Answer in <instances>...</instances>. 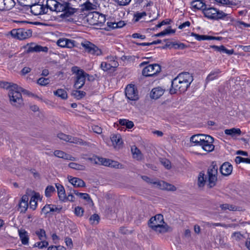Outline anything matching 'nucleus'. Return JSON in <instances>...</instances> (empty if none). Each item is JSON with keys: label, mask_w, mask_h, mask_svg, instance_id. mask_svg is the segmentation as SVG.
Segmentation results:
<instances>
[{"label": "nucleus", "mask_w": 250, "mask_h": 250, "mask_svg": "<svg viewBox=\"0 0 250 250\" xmlns=\"http://www.w3.org/2000/svg\"><path fill=\"white\" fill-rule=\"evenodd\" d=\"M92 129L94 132L100 134L102 133V128L98 125H93L92 126Z\"/></svg>", "instance_id": "obj_56"}, {"label": "nucleus", "mask_w": 250, "mask_h": 250, "mask_svg": "<svg viewBox=\"0 0 250 250\" xmlns=\"http://www.w3.org/2000/svg\"><path fill=\"white\" fill-rule=\"evenodd\" d=\"M54 155L58 158H62L65 160H70V161H75L76 158L66 153L65 152L60 150H56L54 152Z\"/></svg>", "instance_id": "obj_21"}, {"label": "nucleus", "mask_w": 250, "mask_h": 250, "mask_svg": "<svg viewBox=\"0 0 250 250\" xmlns=\"http://www.w3.org/2000/svg\"><path fill=\"white\" fill-rule=\"evenodd\" d=\"M99 7H96L92 3L86 1L81 4V9L83 11H88L97 10Z\"/></svg>", "instance_id": "obj_27"}, {"label": "nucleus", "mask_w": 250, "mask_h": 250, "mask_svg": "<svg viewBox=\"0 0 250 250\" xmlns=\"http://www.w3.org/2000/svg\"><path fill=\"white\" fill-rule=\"evenodd\" d=\"M55 95L61 97L62 99H66L67 97V94L66 92L62 89H58L57 90L54 92Z\"/></svg>", "instance_id": "obj_35"}, {"label": "nucleus", "mask_w": 250, "mask_h": 250, "mask_svg": "<svg viewBox=\"0 0 250 250\" xmlns=\"http://www.w3.org/2000/svg\"><path fill=\"white\" fill-rule=\"evenodd\" d=\"M225 133L227 135H230L232 137L239 136L241 134V131L239 128H232L230 129H225Z\"/></svg>", "instance_id": "obj_28"}, {"label": "nucleus", "mask_w": 250, "mask_h": 250, "mask_svg": "<svg viewBox=\"0 0 250 250\" xmlns=\"http://www.w3.org/2000/svg\"><path fill=\"white\" fill-rule=\"evenodd\" d=\"M112 145L115 148H119L122 145L123 142L120 134H112L110 137Z\"/></svg>", "instance_id": "obj_22"}, {"label": "nucleus", "mask_w": 250, "mask_h": 250, "mask_svg": "<svg viewBox=\"0 0 250 250\" xmlns=\"http://www.w3.org/2000/svg\"><path fill=\"white\" fill-rule=\"evenodd\" d=\"M97 159L98 160V162L104 166L116 168L119 167V166L120 165V164L117 162L106 158L100 157L97 158Z\"/></svg>", "instance_id": "obj_16"}, {"label": "nucleus", "mask_w": 250, "mask_h": 250, "mask_svg": "<svg viewBox=\"0 0 250 250\" xmlns=\"http://www.w3.org/2000/svg\"><path fill=\"white\" fill-rule=\"evenodd\" d=\"M38 52H47L48 50V48L46 46H42L40 45H38Z\"/></svg>", "instance_id": "obj_61"}, {"label": "nucleus", "mask_w": 250, "mask_h": 250, "mask_svg": "<svg viewBox=\"0 0 250 250\" xmlns=\"http://www.w3.org/2000/svg\"><path fill=\"white\" fill-rule=\"evenodd\" d=\"M174 33H175L174 30H173L171 29H166V30H165L157 34H155L154 36L155 37H161V36H165L166 35H167V34H173Z\"/></svg>", "instance_id": "obj_41"}, {"label": "nucleus", "mask_w": 250, "mask_h": 250, "mask_svg": "<svg viewBox=\"0 0 250 250\" xmlns=\"http://www.w3.org/2000/svg\"><path fill=\"white\" fill-rule=\"evenodd\" d=\"M210 47L214 49L215 50L218 52H222V50L224 48V45H221L220 46H218L216 45H211Z\"/></svg>", "instance_id": "obj_60"}, {"label": "nucleus", "mask_w": 250, "mask_h": 250, "mask_svg": "<svg viewBox=\"0 0 250 250\" xmlns=\"http://www.w3.org/2000/svg\"><path fill=\"white\" fill-rule=\"evenodd\" d=\"M55 191V189L52 186H48L45 190V195L46 197H50L53 193Z\"/></svg>", "instance_id": "obj_42"}, {"label": "nucleus", "mask_w": 250, "mask_h": 250, "mask_svg": "<svg viewBox=\"0 0 250 250\" xmlns=\"http://www.w3.org/2000/svg\"><path fill=\"white\" fill-rule=\"evenodd\" d=\"M161 163L167 169L171 168L170 162L165 158L161 159L160 160Z\"/></svg>", "instance_id": "obj_47"}, {"label": "nucleus", "mask_w": 250, "mask_h": 250, "mask_svg": "<svg viewBox=\"0 0 250 250\" xmlns=\"http://www.w3.org/2000/svg\"><path fill=\"white\" fill-rule=\"evenodd\" d=\"M165 89L161 87H157L152 89L150 93V97L154 99H157L162 96L164 93Z\"/></svg>", "instance_id": "obj_24"}, {"label": "nucleus", "mask_w": 250, "mask_h": 250, "mask_svg": "<svg viewBox=\"0 0 250 250\" xmlns=\"http://www.w3.org/2000/svg\"><path fill=\"white\" fill-rule=\"evenodd\" d=\"M220 208L222 211L229 210L231 211H244L245 209L241 207L236 206L232 204H223L220 205Z\"/></svg>", "instance_id": "obj_15"}, {"label": "nucleus", "mask_w": 250, "mask_h": 250, "mask_svg": "<svg viewBox=\"0 0 250 250\" xmlns=\"http://www.w3.org/2000/svg\"><path fill=\"white\" fill-rule=\"evenodd\" d=\"M190 25V23L189 21H186L185 22H184L183 23H182V24L180 25L178 27V28L179 29H183L184 28H185V27H188Z\"/></svg>", "instance_id": "obj_62"}, {"label": "nucleus", "mask_w": 250, "mask_h": 250, "mask_svg": "<svg viewBox=\"0 0 250 250\" xmlns=\"http://www.w3.org/2000/svg\"><path fill=\"white\" fill-rule=\"evenodd\" d=\"M125 94L127 98L130 100L136 101L139 99L138 92L134 85H127Z\"/></svg>", "instance_id": "obj_13"}, {"label": "nucleus", "mask_w": 250, "mask_h": 250, "mask_svg": "<svg viewBox=\"0 0 250 250\" xmlns=\"http://www.w3.org/2000/svg\"><path fill=\"white\" fill-rule=\"evenodd\" d=\"M153 184L156 185L158 188L162 189H166L169 191H175L176 190V188L174 186L164 181L154 182Z\"/></svg>", "instance_id": "obj_17"}, {"label": "nucleus", "mask_w": 250, "mask_h": 250, "mask_svg": "<svg viewBox=\"0 0 250 250\" xmlns=\"http://www.w3.org/2000/svg\"><path fill=\"white\" fill-rule=\"evenodd\" d=\"M231 237L234 238L236 241H239L243 240L244 237L240 232H235L232 233Z\"/></svg>", "instance_id": "obj_46"}, {"label": "nucleus", "mask_w": 250, "mask_h": 250, "mask_svg": "<svg viewBox=\"0 0 250 250\" xmlns=\"http://www.w3.org/2000/svg\"><path fill=\"white\" fill-rule=\"evenodd\" d=\"M48 245V243L45 240H42L40 242H37L35 244V247H38L40 249H42L44 247H46Z\"/></svg>", "instance_id": "obj_51"}, {"label": "nucleus", "mask_w": 250, "mask_h": 250, "mask_svg": "<svg viewBox=\"0 0 250 250\" xmlns=\"http://www.w3.org/2000/svg\"><path fill=\"white\" fill-rule=\"evenodd\" d=\"M50 80L48 78H40L37 81V83L42 86H45L49 84Z\"/></svg>", "instance_id": "obj_44"}, {"label": "nucleus", "mask_w": 250, "mask_h": 250, "mask_svg": "<svg viewBox=\"0 0 250 250\" xmlns=\"http://www.w3.org/2000/svg\"><path fill=\"white\" fill-rule=\"evenodd\" d=\"M101 67L104 71H107L111 68V65L107 62H102Z\"/></svg>", "instance_id": "obj_49"}, {"label": "nucleus", "mask_w": 250, "mask_h": 250, "mask_svg": "<svg viewBox=\"0 0 250 250\" xmlns=\"http://www.w3.org/2000/svg\"><path fill=\"white\" fill-rule=\"evenodd\" d=\"M72 71L76 74L74 87L76 89H80L84 84L86 77L88 75L77 67H72Z\"/></svg>", "instance_id": "obj_8"}, {"label": "nucleus", "mask_w": 250, "mask_h": 250, "mask_svg": "<svg viewBox=\"0 0 250 250\" xmlns=\"http://www.w3.org/2000/svg\"><path fill=\"white\" fill-rule=\"evenodd\" d=\"M18 233L21 243L24 245H28L29 239L28 232L24 229H18Z\"/></svg>", "instance_id": "obj_20"}, {"label": "nucleus", "mask_w": 250, "mask_h": 250, "mask_svg": "<svg viewBox=\"0 0 250 250\" xmlns=\"http://www.w3.org/2000/svg\"><path fill=\"white\" fill-rule=\"evenodd\" d=\"M75 197L73 195L72 192L71 191H70V193L68 194V196H66V200L71 201L74 202L75 201Z\"/></svg>", "instance_id": "obj_58"}, {"label": "nucleus", "mask_w": 250, "mask_h": 250, "mask_svg": "<svg viewBox=\"0 0 250 250\" xmlns=\"http://www.w3.org/2000/svg\"><path fill=\"white\" fill-rule=\"evenodd\" d=\"M57 137L61 140L68 142L70 135L61 132L58 134Z\"/></svg>", "instance_id": "obj_50"}, {"label": "nucleus", "mask_w": 250, "mask_h": 250, "mask_svg": "<svg viewBox=\"0 0 250 250\" xmlns=\"http://www.w3.org/2000/svg\"><path fill=\"white\" fill-rule=\"evenodd\" d=\"M161 71V67L157 64H150L145 67L143 71L142 74L146 77L152 76Z\"/></svg>", "instance_id": "obj_12"}, {"label": "nucleus", "mask_w": 250, "mask_h": 250, "mask_svg": "<svg viewBox=\"0 0 250 250\" xmlns=\"http://www.w3.org/2000/svg\"><path fill=\"white\" fill-rule=\"evenodd\" d=\"M131 0H114L119 5L125 6L128 5Z\"/></svg>", "instance_id": "obj_52"}, {"label": "nucleus", "mask_w": 250, "mask_h": 250, "mask_svg": "<svg viewBox=\"0 0 250 250\" xmlns=\"http://www.w3.org/2000/svg\"><path fill=\"white\" fill-rule=\"evenodd\" d=\"M56 187L57 189L59 199L61 201H64L66 200V196L63 187L59 184H56Z\"/></svg>", "instance_id": "obj_26"}, {"label": "nucleus", "mask_w": 250, "mask_h": 250, "mask_svg": "<svg viewBox=\"0 0 250 250\" xmlns=\"http://www.w3.org/2000/svg\"><path fill=\"white\" fill-rule=\"evenodd\" d=\"M2 11L9 10L15 5L16 2L14 0H3Z\"/></svg>", "instance_id": "obj_29"}, {"label": "nucleus", "mask_w": 250, "mask_h": 250, "mask_svg": "<svg viewBox=\"0 0 250 250\" xmlns=\"http://www.w3.org/2000/svg\"><path fill=\"white\" fill-rule=\"evenodd\" d=\"M59 209L55 205H46L42 209V212L47 214L50 212H54L58 210Z\"/></svg>", "instance_id": "obj_31"}, {"label": "nucleus", "mask_w": 250, "mask_h": 250, "mask_svg": "<svg viewBox=\"0 0 250 250\" xmlns=\"http://www.w3.org/2000/svg\"><path fill=\"white\" fill-rule=\"evenodd\" d=\"M65 242L67 246L71 248L73 247L72 239L69 237H66L65 239Z\"/></svg>", "instance_id": "obj_57"}, {"label": "nucleus", "mask_w": 250, "mask_h": 250, "mask_svg": "<svg viewBox=\"0 0 250 250\" xmlns=\"http://www.w3.org/2000/svg\"><path fill=\"white\" fill-rule=\"evenodd\" d=\"M131 151L133 158L137 161H141L144 159L143 155L141 151L135 146L131 148Z\"/></svg>", "instance_id": "obj_25"}, {"label": "nucleus", "mask_w": 250, "mask_h": 250, "mask_svg": "<svg viewBox=\"0 0 250 250\" xmlns=\"http://www.w3.org/2000/svg\"><path fill=\"white\" fill-rule=\"evenodd\" d=\"M36 234L38 236L41 240H45L46 239L45 231L43 229H40L36 232Z\"/></svg>", "instance_id": "obj_45"}, {"label": "nucleus", "mask_w": 250, "mask_h": 250, "mask_svg": "<svg viewBox=\"0 0 250 250\" xmlns=\"http://www.w3.org/2000/svg\"><path fill=\"white\" fill-rule=\"evenodd\" d=\"M132 37L133 38H140L141 39H144L146 38L145 35H140L138 33H134L132 34Z\"/></svg>", "instance_id": "obj_63"}, {"label": "nucleus", "mask_w": 250, "mask_h": 250, "mask_svg": "<svg viewBox=\"0 0 250 250\" xmlns=\"http://www.w3.org/2000/svg\"><path fill=\"white\" fill-rule=\"evenodd\" d=\"M100 217L97 214H94L89 218V221L92 225H97L99 223Z\"/></svg>", "instance_id": "obj_40"}, {"label": "nucleus", "mask_w": 250, "mask_h": 250, "mask_svg": "<svg viewBox=\"0 0 250 250\" xmlns=\"http://www.w3.org/2000/svg\"><path fill=\"white\" fill-rule=\"evenodd\" d=\"M23 89L17 84L14 85L12 89L8 91V97L10 104L17 108H20L23 106V102L21 92Z\"/></svg>", "instance_id": "obj_7"}, {"label": "nucleus", "mask_w": 250, "mask_h": 250, "mask_svg": "<svg viewBox=\"0 0 250 250\" xmlns=\"http://www.w3.org/2000/svg\"><path fill=\"white\" fill-rule=\"evenodd\" d=\"M28 199L29 198L27 195H24L22 196L21 202L19 204V210L21 212L24 213L27 210L28 207Z\"/></svg>", "instance_id": "obj_19"}, {"label": "nucleus", "mask_w": 250, "mask_h": 250, "mask_svg": "<svg viewBox=\"0 0 250 250\" xmlns=\"http://www.w3.org/2000/svg\"><path fill=\"white\" fill-rule=\"evenodd\" d=\"M149 226L158 233H164L172 230L171 227L164 222L163 216L161 214H157L150 219Z\"/></svg>", "instance_id": "obj_6"}, {"label": "nucleus", "mask_w": 250, "mask_h": 250, "mask_svg": "<svg viewBox=\"0 0 250 250\" xmlns=\"http://www.w3.org/2000/svg\"><path fill=\"white\" fill-rule=\"evenodd\" d=\"M240 48L245 52H250V45L248 46H240Z\"/></svg>", "instance_id": "obj_64"}, {"label": "nucleus", "mask_w": 250, "mask_h": 250, "mask_svg": "<svg viewBox=\"0 0 250 250\" xmlns=\"http://www.w3.org/2000/svg\"><path fill=\"white\" fill-rule=\"evenodd\" d=\"M116 24H117V22H107V25L108 27L109 28V29H115L117 28V26H116Z\"/></svg>", "instance_id": "obj_59"}, {"label": "nucleus", "mask_w": 250, "mask_h": 250, "mask_svg": "<svg viewBox=\"0 0 250 250\" xmlns=\"http://www.w3.org/2000/svg\"><path fill=\"white\" fill-rule=\"evenodd\" d=\"M191 36L194 37L198 41L211 40L212 37L211 36H208L205 35H200L194 33H191Z\"/></svg>", "instance_id": "obj_38"}, {"label": "nucleus", "mask_w": 250, "mask_h": 250, "mask_svg": "<svg viewBox=\"0 0 250 250\" xmlns=\"http://www.w3.org/2000/svg\"><path fill=\"white\" fill-rule=\"evenodd\" d=\"M46 7L43 4H35L31 6V13L35 15L46 14L48 10L51 11L63 12L61 15L62 17H68L76 12L75 8H72L69 2L63 0H47Z\"/></svg>", "instance_id": "obj_1"}, {"label": "nucleus", "mask_w": 250, "mask_h": 250, "mask_svg": "<svg viewBox=\"0 0 250 250\" xmlns=\"http://www.w3.org/2000/svg\"><path fill=\"white\" fill-rule=\"evenodd\" d=\"M74 212L76 216L81 217L83 215L84 210L82 208L78 206L75 208Z\"/></svg>", "instance_id": "obj_48"}, {"label": "nucleus", "mask_w": 250, "mask_h": 250, "mask_svg": "<svg viewBox=\"0 0 250 250\" xmlns=\"http://www.w3.org/2000/svg\"><path fill=\"white\" fill-rule=\"evenodd\" d=\"M38 45L34 43H31L29 45L27 49V52L28 53L30 52H38Z\"/></svg>", "instance_id": "obj_43"}, {"label": "nucleus", "mask_w": 250, "mask_h": 250, "mask_svg": "<svg viewBox=\"0 0 250 250\" xmlns=\"http://www.w3.org/2000/svg\"><path fill=\"white\" fill-rule=\"evenodd\" d=\"M191 4L193 8L198 10L202 9L203 11V9L205 7H206V4L201 0H195L192 1Z\"/></svg>", "instance_id": "obj_30"}, {"label": "nucleus", "mask_w": 250, "mask_h": 250, "mask_svg": "<svg viewBox=\"0 0 250 250\" xmlns=\"http://www.w3.org/2000/svg\"><path fill=\"white\" fill-rule=\"evenodd\" d=\"M192 76L188 72L179 74L171 81L170 94H181L187 91L193 81Z\"/></svg>", "instance_id": "obj_2"}, {"label": "nucleus", "mask_w": 250, "mask_h": 250, "mask_svg": "<svg viewBox=\"0 0 250 250\" xmlns=\"http://www.w3.org/2000/svg\"><path fill=\"white\" fill-rule=\"evenodd\" d=\"M68 142L82 146H86L87 145V143L82 139L71 136L69 137Z\"/></svg>", "instance_id": "obj_32"}, {"label": "nucleus", "mask_w": 250, "mask_h": 250, "mask_svg": "<svg viewBox=\"0 0 250 250\" xmlns=\"http://www.w3.org/2000/svg\"><path fill=\"white\" fill-rule=\"evenodd\" d=\"M208 181L207 177L203 172H200L198 177L197 185L199 188H202L204 187L206 183H207V187L211 188L216 185L218 173V167L216 166H212L208 169Z\"/></svg>", "instance_id": "obj_4"}, {"label": "nucleus", "mask_w": 250, "mask_h": 250, "mask_svg": "<svg viewBox=\"0 0 250 250\" xmlns=\"http://www.w3.org/2000/svg\"><path fill=\"white\" fill-rule=\"evenodd\" d=\"M219 70L211 72L207 77L206 81L208 82L210 81H212L217 78L218 74L220 73Z\"/></svg>", "instance_id": "obj_39"}, {"label": "nucleus", "mask_w": 250, "mask_h": 250, "mask_svg": "<svg viewBox=\"0 0 250 250\" xmlns=\"http://www.w3.org/2000/svg\"><path fill=\"white\" fill-rule=\"evenodd\" d=\"M81 198L84 200L88 204H92L93 202L90 198V196L88 194L84 193L83 195H82V196L81 197Z\"/></svg>", "instance_id": "obj_53"}, {"label": "nucleus", "mask_w": 250, "mask_h": 250, "mask_svg": "<svg viewBox=\"0 0 250 250\" xmlns=\"http://www.w3.org/2000/svg\"><path fill=\"white\" fill-rule=\"evenodd\" d=\"M146 13L145 12H143L141 13H136L134 15V17L135 18V21H137L140 20L142 17L146 16Z\"/></svg>", "instance_id": "obj_54"}, {"label": "nucleus", "mask_w": 250, "mask_h": 250, "mask_svg": "<svg viewBox=\"0 0 250 250\" xmlns=\"http://www.w3.org/2000/svg\"><path fill=\"white\" fill-rule=\"evenodd\" d=\"M232 166L229 163H224L220 167V171L224 176L229 175L232 171Z\"/></svg>", "instance_id": "obj_18"}, {"label": "nucleus", "mask_w": 250, "mask_h": 250, "mask_svg": "<svg viewBox=\"0 0 250 250\" xmlns=\"http://www.w3.org/2000/svg\"><path fill=\"white\" fill-rule=\"evenodd\" d=\"M57 43L62 47L72 48L75 45V41L66 38H60L57 41Z\"/></svg>", "instance_id": "obj_14"}, {"label": "nucleus", "mask_w": 250, "mask_h": 250, "mask_svg": "<svg viewBox=\"0 0 250 250\" xmlns=\"http://www.w3.org/2000/svg\"><path fill=\"white\" fill-rule=\"evenodd\" d=\"M69 167L78 170H85V167L83 165H80L76 163L71 162L69 164Z\"/></svg>", "instance_id": "obj_33"}, {"label": "nucleus", "mask_w": 250, "mask_h": 250, "mask_svg": "<svg viewBox=\"0 0 250 250\" xmlns=\"http://www.w3.org/2000/svg\"><path fill=\"white\" fill-rule=\"evenodd\" d=\"M85 94V92L83 91L74 90L72 92V95L78 100L83 98Z\"/></svg>", "instance_id": "obj_36"}, {"label": "nucleus", "mask_w": 250, "mask_h": 250, "mask_svg": "<svg viewBox=\"0 0 250 250\" xmlns=\"http://www.w3.org/2000/svg\"><path fill=\"white\" fill-rule=\"evenodd\" d=\"M81 45L86 52L92 55L100 56L103 54V52L100 48L89 41L82 42Z\"/></svg>", "instance_id": "obj_11"}, {"label": "nucleus", "mask_w": 250, "mask_h": 250, "mask_svg": "<svg viewBox=\"0 0 250 250\" xmlns=\"http://www.w3.org/2000/svg\"><path fill=\"white\" fill-rule=\"evenodd\" d=\"M10 33L14 38L23 40L30 37L32 36V32L30 29L18 28L12 30Z\"/></svg>", "instance_id": "obj_10"}, {"label": "nucleus", "mask_w": 250, "mask_h": 250, "mask_svg": "<svg viewBox=\"0 0 250 250\" xmlns=\"http://www.w3.org/2000/svg\"><path fill=\"white\" fill-rule=\"evenodd\" d=\"M17 85V84L6 82H0V87L7 90H8V91H10L12 89V87L13 85Z\"/></svg>", "instance_id": "obj_37"}, {"label": "nucleus", "mask_w": 250, "mask_h": 250, "mask_svg": "<svg viewBox=\"0 0 250 250\" xmlns=\"http://www.w3.org/2000/svg\"><path fill=\"white\" fill-rule=\"evenodd\" d=\"M119 123L122 125L126 126V128L128 129H131L134 126V123L133 122L126 119H120L119 121Z\"/></svg>", "instance_id": "obj_34"}, {"label": "nucleus", "mask_w": 250, "mask_h": 250, "mask_svg": "<svg viewBox=\"0 0 250 250\" xmlns=\"http://www.w3.org/2000/svg\"><path fill=\"white\" fill-rule=\"evenodd\" d=\"M86 21L88 23L92 25H99L101 26L105 21V17L104 15L97 12L89 13L86 17Z\"/></svg>", "instance_id": "obj_9"}, {"label": "nucleus", "mask_w": 250, "mask_h": 250, "mask_svg": "<svg viewBox=\"0 0 250 250\" xmlns=\"http://www.w3.org/2000/svg\"><path fill=\"white\" fill-rule=\"evenodd\" d=\"M213 141V138L210 136L201 134L193 135L190 138L191 146H200L206 152H211L214 150Z\"/></svg>", "instance_id": "obj_3"}, {"label": "nucleus", "mask_w": 250, "mask_h": 250, "mask_svg": "<svg viewBox=\"0 0 250 250\" xmlns=\"http://www.w3.org/2000/svg\"><path fill=\"white\" fill-rule=\"evenodd\" d=\"M37 201L35 198L31 197L30 200V206L33 209H35L37 207Z\"/></svg>", "instance_id": "obj_55"}, {"label": "nucleus", "mask_w": 250, "mask_h": 250, "mask_svg": "<svg viewBox=\"0 0 250 250\" xmlns=\"http://www.w3.org/2000/svg\"><path fill=\"white\" fill-rule=\"evenodd\" d=\"M204 16L209 19L214 20H224L228 24H231L233 21V18L230 14L224 13L214 7H205L203 9Z\"/></svg>", "instance_id": "obj_5"}, {"label": "nucleus", "mask_w": 250, "mask_h": 250, "mask_svg": "<svg viewBox=\"0 0 250 250\" xmlns=\"http://www.w3.org/2000/svg\"><path fill=\"white\" fill-rule=\"evenodd\" d=\"M69 182L75 188H81L85 187V182L81 179L70 176L68 178Z\"/></svg>", "instance_id": "obj_23"}]
</instances>
